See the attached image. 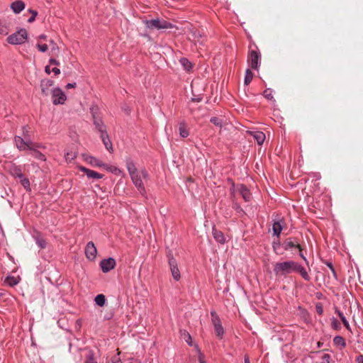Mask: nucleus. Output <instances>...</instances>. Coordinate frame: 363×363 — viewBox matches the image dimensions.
Masks as SVG:
<instances>
[{"label": "nucleus", "mask_w": 363, "mask_h": 363, "mask_svg": "<svg viewBox=\"0 0 363 363\" xmlns=\"http://www.w3.org/2000/svg\"><path fill=\"white\" fill-rule=\"evenodd\" d=\"M126 167L131 180L141 195H146V190L143 183L142 177L144 179L149 178V174L145 169H142L140 172L137 169L133 161L129 160L126 162Z\"/></svg>", "instance_id": "1"}, {"label": "nucleus", "mask_w": 363, "mask_h": 363, "mask_svg": "<svg viewBox=\"0 0 363 363\" xmlns=\"http://www.w3.org/2000/svg\"><path fill=\"white\" fill-rule=\"evenodd\" d=\"M296 262L285 261L277 262L274 266V272L277 277H286L288 274L294 272Z\"/></svg>", "instance_id": "2"}, {"label": "nucleus", "mask_w": 363, "mask_h": 363, "mask_svg": "<svg viewBox=\"0 0 363 363\" xmlns=\"http://www.w3.org/2000/svg\"><path fill=\"white\" fill-rule=\"evenodd\" d=\"M90 113L91 114L93 118V123L96 128V129L101 134L106 132V127L104 123L101 118L99 116V108L92 105L90 107Z\"/></svg>", "instance_id": "3"}, {"label": "nucleus", "mask_w": 363, "mask_h": 363, "mask_svg": "<svg viewBox=\"0 0 363 363\" xmlns=\"http://www.w3.org/2000/svg\"><path fill=\"white\" fill-rule=\"evenodd\" d=\"M146 27L149 29H167L172 28L173 25L164 20H160V18L146 20L145 21Z\"/></svg>", "instance_id": "4"}, {"label": "nucleus", "mask_w": 363, "mask_h": 363, "mask_svg": "<svg viewBox=\"0 0 363 363\" xmlns=\"http://www.w3.org/2000/svg\"><path fill=\"white\" fill-rule=\"evenodd\" d=\"M28 38V33L25 28H21L18 31L13 33L7 38V42L12 45L23 43Z\"/></svg>", "instance_id": "5"}, {"label": "nucleus", "mask_w": 363, "mask_h": 363, "mask_svg": "<svg viewBox=\"0 0 363 363\" xmlns=\"http://www.w3.org/2000/svg\"><path fill=\"white\" fill-rule=\"evenodd\" d=\"M52 100L54 105L64 104L67 100L65 92L59 87L54 88L52 91Z\"/></svg>", "instance_id": "6"}, {"label": "nucleus", "mask_w": 363, "mask_h": 363, "mask_svg": "<svg viewBox=\"0 0 363 363\" xmlns=\"http://www.w3.org/2000/svg\"><path fill=\"white\" fill-rule=\"evenodd\" d=\"M261 55L258 50H250L247 56L248 65L253 69H257L260 65Z\"/></svg>", "instance_id": "7"}, {"label": "nucleus", "mask_w": 363, "mask_h": 363, "mask_svg": "<svg viewBox=\"0 0 363 363\" xmlns=\"http://www.w3.org/2000/svg\"><path fill=\"white\" fill-rule=\"evenodd\" d=\"M168 259H169V265L170 268V271L172 273V275L174 280L179 281L181 278L180 272L178 268L177 262L175 259V258L173 257L172 255L169 253L167 255Z\"/></svg>", "instance_id": "8"}, {"label": "nucleus", "mask_w": 363, "mask_h": 363, "mask_svg": "<svg viewBox=\"0 0 363 363\" xmlns=\"http://www.w3.org/2000/svg\"><path fill=\"white\" fill-rule=\"evenodd\" d=\"M116 265L115 259L109 257L108 259H104L100 262V267L101 270L104 273H107L113 269Z\"/></svg>", "instance_id": "9"}, {"label": "nucleus", "mask_w": 363, "mask_h": 363, "mask_svg": "<svg viewBox=\"0 0 363 363\" xmlns=\"http://www.w3.org/2000/svg\"><path fill=\"white\" fill-rule=\"evenodd\" d=\"M97 254V250L92 241L89 242L85 247V255L89 260H94Z\"/></svg>", "instance_id": "10"}, {"label": "nucleus", "mask_w": 363, "mask_h": 363, "mask_svg": "<svg viewBox=\"0 0 363 363\" xmlns=\"http://www.w3.org/2000/svg\"><path fill=\"white\" fill-rule=\"evenodd\" d=\"M79 169L81 172H84L89 179H99L104 177L103 174H99L94 170L89 169L86 167L81 166Z\"/></svg>", "instance_id": "11"}, {"label": "nucleus", "mask_w": 363, "mask_h": 363, "mask_svg": "<svg viewBox=\"0 0 363 363\" xmlns=\"http://www.w3.org/2000/svg\"><path fill=\"white\" fill-rule=\"evenodd\" d=\"M284 227V221L282 219L278 218L276 219H274V223L272 225V230L274 235L277 237H279L281 234V232Z\"/></svg>", "instance_id": "12"}, {"label": "nucleus", "mask_w": 363, "mask_h": 363, "mask_svg": "<svg viewBox=\"0 0 363 363\" xmlns=\"http://www.w3.org/2000/svg\"><path fill=\"white\" fill-rule=\"evenodd\" d=\"M213 324L214 326L216 336L218 338L222 339L223 337V335H224V329L221 324L220 319L216 318L215 320H213Z\"/></svg>", "instance_id": "13"}, {"label": "nucleus", "mask_w": 363, "mask_h": 363, "mask_svg": "<svg viewBox=\"0 0 363 363\" xmlns=\"http://www.w3.org/2000/svg\"><path fill=\"white\" fill-rule=\"evenodd\" d=\"M54 84V82L50 79H44L40 82L41 91L43 95L48 96L49 94V88Z\"/></svg>", "instance_id": "14"}, {"label": "nucleus", "mask_w": 363, "mask_h": 363, "mask_svg": "<svg viewBox=\"0 0 363 363\" xmlns=\"http://www.w3.org/2000/svg\"><path fill=\"white\" fill-rule=\"evenodd\" d=\"M237 191L242 196L245 201H250L251 199V194L247 187L244 184H240L237 187Z\"/></svg>", "instance_id": "15"}, {"label": "nucleus", "mask_w": 363, "mask_h": 363, "mask_svg": "<svg viewBox=\"0 0 363 363\" xmlns=\"http://www.w3.org/2000/svg\"><path fill=\"white\" fill-rule=\"evenodd\" d=\"M84 160L91 164L93 167H106V164L101 162V160H98L97 158L93 157L86 155L84 157Z\"/></svg>", "instance_id": "16"}, {"label": "nucleus", "mask_w": 363, "mask_h": 363, "mask_svg": "<svg viewBox=\"0 0 363 363\" xmlns=\"http://www.w3.org/2000/svg\"><path fill=\"white\" fill-rule=\"evenodd\" d=\"M9 174L15 179H18L23 174L21 167L12 163L9 169Z\"/></svg>", "instance_id": "17"}, {"label": "nucleus", "mask_w": 363, "mask_h": 363, "mask_svg": "<svg viewBox=\"0 0 363 363\" xmlns=\"http://www.w3.org/2000/svg\"><path fill=\"white\" fill-rule=\"evenodd\" d=\"M33 238L39 248L45 249L46 247L47 242L40 233L37 232L33 235Z\"/></svg>", "instance_id": "18"}, {"label": "nucleus", "mask_w": 363, "mask_h": 363, "mask_svg": "<svg viewBox=\"0 0 363 363\" xmlns=\"http://www.w3.org/2000/svg\"><path fill=\"white\" fill-rule=\"evenodd\" d=\"M294 272H298L300 274V275L301 276V277L304 280H306L307 281L311 280V277L308 275L306 269L297 262H296V267L294 268Z\"/></svg>", "instance_id": "19"}, {"label": "nucleus", "mask_w": 363, "mask_h": 363, "mask_svg": "<svg viewBox=\"0 0 363 363\" xmlns=\"http://www.w3.org/2000/svg\"><path fill=\"white\" fill-rule=\"evenodd\" d=\"M212 233L213 236L217 242L220 244H224L225 242V235L220 230H218L215 227H213Z\"/></svg>", "instance_id": "20"}, {"label": "nucleus", "mask_w": 363, "mask_h": 363, "mask_svg": "<svg viewBox=\"0 0 363 363\" xmlns=\"http://www.w3.org/2000/svg\"><path fill=\"white\" fill-rule=\"evenodd\" d=\"M13 141H14L15 146L19 151L26 150L25 145H26V144L25 143L24 138H23L22 137L18 136V135H15Z\"/></svg>", "instance_id": "21"}, {"label": "nucleus", "mask_w": 363, "mask_h": 363, "mask_svg": "<svg viewBox=\"0 0 363 363\" xmlns=\"http://www.w3.org/2000/svg\"><path fill=\"white\" fill-rule=\"evenodd\" d=\"M11 9L15 13H19L25 9V4L21 0L16 1L11 4Z\"/></svg>", "instance_id": "22"}, {"label": "nucleus", "mask_w": 363, "mask_h": 363, "mask_svg": "<svg viewBox=\"0 0 363 363\" xmlns=\"http://www.w3.org/2000/svg\"><path fill=\"white\" fill-rule=\"evenodd\" d=\"M101 138L102 142H103L104 145H105L106 150L108 152H112L113 151V145H112L110 138L107 134V132L101 133Z\"/></svg>", "instance_id": "23"}, {"label": "nucleus", "mask_w": 363, "mask_h": 363, "mask_svg": "<svg viewBox=\"0 0 363 363\" xmlns=\"http://www.w3.org/2000/svg\"><path fill=\"white\" fill-rule=\"evenodd\" d=\"M179 135L182 138H187L189 135V131L187 128V125L184 121L179 123Z\"/></svg>", "instance_id": "24"}, {"label": "nucleus", "mask_w": 363, "mask_h": 363, "mask_svg": "<svg viewBox=\"0 0 363 363\" xmlns=\"http://www.w3.org/2000/svg\"><path fill=\"white\" fill-rule=\"evenodd\" d=\"M250 134L257 140V142L259 145L263 144V143L265 140V135L264 133H262L261 131H255V132H251Z\"/></svg>", "instance_id": "25"}, {"label": "nucleus", "mask_w": 363, "mask_h": 363, "mask_svg": "<svg viewBox=\"0 0 363 363\" xmlns=\"http://www.w3.org/2000/svg\"><path fill=\"white\" fill-rule=\"evenodd\" d=\"M283 246H284V250H290L295 247L298 248L299 250H301V246L299 245L296 244L294 242V241L292 240V238L286 239L284 242Z\"/></svg>", "instance_id": "26"}, {"label": "nucleus", "mask_w": 363, "mask_h": 363, "mask_svg": "<svg viewBox=\"0 0 363 363\" xmlns=\"http://www.w3.org/2000/svg\"><path fill=\"white\" fill-rule=\"evenodd\" d=\"M18 179H19V182L21 183V184L24 187V189L27 191H31L30 181L27 177H26L23 175V174L21 175V177L18 178Z\"/></svg>", "instance_id": "27"}, {"label": "nucleus", "mask_w": 363, "mask_h": 363, "mask_svg": "<svg viewBox=\"0 0 363 363\" xmlns=\"http://www.w3.org/2000/svg\"><path fill=\"white\" fill-rule=\"evenodd\" d=\"M31 155L33 157H34L35 159L40 160V161H45L46 157L44 154H43L41 152L38 150L35 147H33L31 150Z\"/></svg>", "instance_id": "28"}, {"label": "nucleus", "mask_w": 363, "mask_h": 363, "mask_svg": "<svg viewBox=\"0 0 363 363\" xmlns=\"http://www.w3.org/2000/svg\"><path fill=\"white\" fill-rule=\"evenodd\" d=\"M335 313L337 314V315L340 317V318L341 319L344 326L348 330H351V328H350V325L349 324V322L347 321V320L346 319L345 315L343 314L342 312H341L340 310H338L337 308H335Z\"/></svg>", "instance_id": "29"}, {"label": "nucleus", "mask_w": 363, "mask_h": 363, "mask_svg": "<svg viewBox=\"0 0 363 363\" xmlns=\"http://www.w3.org/2000/svg\"><path fill=\"white\" fill-rule=\"evenodd\" d=\"M179 62L185 70L190 71L192 69V64L187 58L182 57Z\"/></svg>", "instance_id": "30"}, {"label": "nucleus", "mask_w": 363, "mask_h": 363, "mask_svg": "<svg viewBox=\"0 0 363 363\" xmlns=\"http://www.w3.org/2000/svg\"><path fill=\"white\" fill-rule=\"evenodd\" d=\"M333 343L336 346H339L342 348H344L346 346V342L345 339L340 335H337L333 338Z\"/></svg>", "instance_id": "31"}, {"label": "nucleus", "mask_w": 363, "mask_h": 363, "mask_svg": "<svg viewBox=\"0 0 363 363\" xmlns=\"http://www.w3.org/2000/svg\"><path fill=\"white\" fill-rule=\"evenodd\" d=\"M253 73L250 69H247L245 71L244 84L245 85H248L252 80Z\"/></svg>", "instance_id": "32"}, {"label": "nucleus", "mask_w": 363, "mask_h": 363, "mask_svg": "<svg viewBox=\"0 0 363 363\" xmlns=\"http://www.w3.org/2000/svg\"><path fill=\"white\" fill-rule=\"evenodd\" d=\"M84 363H97L94 359V352L90 350L86 356Z\"/></svg>", "instance_id": "33"}, {"label": "nucleus", "mask_w": 363, "mask_h": 363, "mask_svg": "<svg viewBox=\"0 0 363 363\" xmlns=\"http://www.w3.org/2000/svg\"><path fill=\"white\" fill-rule=\"evenodd\" d=\"M94 301L98 306H103L106 302L105 296L103 294H99L95 297Z\"/></svg>", "instance_id": "34"}, {"label": "nucleus", "mask_w": 363, "mask_h": 363, "mask_svg": "<svg viewBox=\"0 0 363 363\" xmlns=\"http://www.w3.org/2000/svg\"><path fill=\"white\" fill-rule=\"evenodd\" d=\"M5 283L10 286H13L18 283V281L14 277L9 276L6 278Z\"/></svg>", "instance_id": "35"}, {"label": "nucleus", "mask_w": 363, "mask_h": 363, "mask_svg": "<svg viewBox=\"0 0 363 363\" xmlns=\"http://www.w3.org/2000/svg\"><path fill=\"white\" fill-rule=\"evenodd\" d=\"M263 95H264V96L267 99L270 100V101H272V100H274V96H273V95H272V90L271 89H269V88L266 89L264 91Z\"/></svg>", "instance_id": "36"}, {"label": "nucleus", "mask_w": 363, "mask_h": 363, "mask_svg": "<svg viewBox=\"0 0 363 363\" xmlns=\"http://www.w3.org/2000/svg\"><path fill=\"white\" fill-rule=\"evenodd\" d=\"M104 168L115 174H118L121 173L120 169H118V167H116L115 166H108L106 164V167H105Z\"/></svg>", "instance_id": "37"}, {"label": "nucleus", "mask_w": 363, "mask_h": 363, "mask_svg": "<svg viewBox=\"0 0 363 363\" xmlns=\"http://www.w3.org/2000/svg\"><path fill=\"white\" fill-rule=\"evenodd\" d=\"M50 44L52 45L51 52L52 55H57L59 52V48L56 43H54L52 40H50Z\"/></svg>", "instance_id": "38"}, {"label": "nucleus", "mask_w": 363, "mask_h": 363, "mask_svg": "<svg viewBox=\"0 0 363 363\" xmlns=\"http://www.w3.org/2000/svg\"><path fill=\"white\" fill-rule=\"evenodd\" d=\"M25 143L26 145V150H31L33 147H35L33 146V143L31 141L30 137L29 138H25Z\"/></svg>", "instance_id": "39"}, {"label": "nucleus", "mask_w": 363, "mask_h": 363, "mask_svg": "<svg viewBox=\"0 0 363 363\" xmlns=\"http://www.w3.org/2000/svg\"><path fill=\"white\" fill-rule=\"evenodd\" d=\"M331 325L334 330H339L341 328L340 323L337 321V320L335 318H333L331 320Z\"/></svg>", "instance_id": "40"}, {"label": "nucleus", "mask_w": 363, "mask_h": 363, "mask_svg": "<svg viewBox=\"0 0 363 363\" xmlns=\"http://www.w3.org/2000/svg\"><path fill=\"white\" fill-rule=\"evenodd\" d=\"M211 123H213L215 125L221 127L222 126V120L218 117H212L210 119Z\"/></svg>", "instance_id": "41"}, {"label": "nucleus", "mask_w": 363, "mask_h": 363, "mask_svg": "<svg viewBox=\"0 0 363 363\" xmlns=\"http://www.w3.org/2000/svg\"><path fill=\"white\" fill-rule=\"evenodd\" d=\"M9 33V29H8V27L3 24L1 21H0V35H7Z\"/></svg>", "instance_id": "42"}, {"label": "nucleus", "mask_w": 363, "mask_h": 363, "mask_svg": "<svg viewBox=\"0 0 363 363\" xmlns=\"http://www.w3.org/2000/svg\"><path fill=\"white\" fill-rule=\"evenodd\" d=\"M183 336H184V338L185 339L186 343L189 345H191V337L190 334L188 332L184 330L183 333Z\"/></svg>", "instance_id": "43"}, {"label": "nucleus", "mask_w": 363, "mask_h": 363, "mask_svg": "<svg viewBox=\"0 0 363 363\" xmlns=\"http://www.w3.org/2000/svg\"><path fill=\"white\" fill-rule=\"evenodd\" d=\"M29 12H30L32 13V16L28 19V22L33 23L35 21V17L38 15V12L36 11H34L32 9H29Z\"/></svg>", "instance_id": "44"}, {"label": "nucleus", "mask_w": 363, "mask_h": 363, "mask_svg": "<svg viewBox=\"0 0 363 363\" xmlns=\"http://www.w3.org/2000/svg\"><path fill=\"white\" fill-rule=\"evenodd\" d=\"M233 208L235 209V211L237 213H244V211L242 210V207L236 202L233 203Z\"/></svg>", "instance_id": "45"}, {"label": "nucleus", "mask_w": 363, "mask_h": 363, "mask_svg": "<svg viewBox=\"0 0 363 363\" xmlns=\"http://www.w3.org/2000/svg\"><path fill=\"white\" fill-rule=\"evenodd\" d=\"M22 133L24 138L30 137V132L28 127L27 125H24L22 127Z\"/></svg>", "instance_id": "46"}, {"label": "nucleus", "mask_w": 363, "mask_h": 363, "mask_svg": "<svg viewBox=\"0 0 363 363\" xmlns=\"http://www.w3.org/2000/svg\"><path fill=\"white\" fill-rule=\"evenodd\" d=\"M326 265L330 268V271L332 272L333 273V277L337 279V274H336V272L335 270V268L332 264V262H327L326 263Z\"/></svg>", "instance_id": "47"}, {"label": "nucleus", "mask_w": 363, "mask_h": 363, "mask_svg": "<svg viewBox=\"0 0 363 363\" xmlns=\"http://www.w3.org/2000/svg\"><path fill=\"white\" fill-rule=\"evenodd\" d=\"M330 355L329 354H324L321 357L320 363H330Z\"/></svg>", "instance_id": "48"}, {"label": "nucleus", "mask_w": 363, "mask_h": 363, "mask_svg": "<svg viewBox=\"0 0 363 363\" xmlns=\"http://www.w3.org/2000/svg\"><path fill=\"white\" fill-rule=\"evenodd\" d=\"M37 48H38V50L42 52H45L48 50V45L46 44H39L38 43L36 45Z\"/></svg>", "instance_id": "49"}, {"label": "nucleus", "mask_w": 363, "mask_h": 363, "mask_svg": "<svg viewBox=\"0 0 363 363\" xmlns=\"http://www.w3.org/2000/svg\"><path fill=\"white\" fill-rule=\"evenodd\" d=\"M315 310L318 315H322L323 313V308L321 305V303H318L315 306Z\"/></svg>", "instance_id": "50"}, {"label": "nucleus", "mask_w": 363, "mask_h": 363, "mask_svg": "<svg viewBox=\"0 0 363 363\" xmlns=\"http://www.w3.org/2000/svg\"><path fill=\"white\" fill-rule=\"evenodd\" d=\"M76 155L74 153H69V152H67L66 155H65V159L66 160H72L75 158Z\"/></svg>", "instance_id": "51"}, {"label": "nucleus", "mask_w": 363, "mask_h": 363, "mask_svg": "<svg viewBox=\"0 0 363 363\" xmlns=\"http://www.w3.org/2000/svg\"><path fill=\"white\" fill-rule=\"evenodd\" d=\"M49 62L50 65H56V66H58L60 65V62L53 57H51L49 60Z\"/></svg>", "instance_id": "52"}, {"label": "nucleus", "mask_w": 363, "mask_h": 363, "mask_svg": "<svg viewBox=\"0 0 363 363\" xmlns=\"http://www.w3.org/2000/svg\"><path fill=\"white\" fill-rule=\"evenodd\" d=\"M199 363H206V361L204 359V356L201 352H199Z\"/></svg>", "instance_id": "53"}, {"label": "nucleus", "mask_w": 363, "mask_h": 363, "mask_svg": "<svg viewBox=\"0 0 363 363\" xmlns=\"http://www.w3.org/2000/svg\"><path fill=\"white\" fill-rule=\"evenodd\" d=\"M356 362L357 363H363V354H359L356 358Z\"/></svg>", "instance_id": "54"}, {"label": "nucleus", "mask_w": 363, "mask_h": 363, "mask_svg": "<svg viewBox=\"0 0 363 363\" xmlns=\"http://www.w3.org/2000/svg\"><path fill=\"white\" fill-rule=\"evenodd\" d=\"M52 72L55 74V75H58L60 74V69L57 67L52 68Z\"/></svg>", "instance_id": "55"}, {"label": "nucleus", "mask_w": 363, "mask_h": 363, "mask_svg": "<svg viewBox=\"0 0 363 363\" xmlns=\"http://www.w3.org/2000/svg\"><path fill=\"white\" fill-rule=\"evenodd\" d=\"M77 86V84L76 83H68L67 85H66V89H71V88H74L76 87Z\"/></svg>", "instance_id": "56"}, {"label": "nucleus", "mask_w": 363, "mask_h": 363, "mask_svg": "<svg viewBox=\"0 0 363 363\" xmlns=\"http://www.w3.org/2000/svg\"><path fill=\"white\" fill-rule=\"evenodd\" d=\"M33 146L38 150V148H45V145L42 143H34Z\"/></svg>", "instance_id": "57"}, {"label": "nucleus", "mask_w": 363, "mask_h": 363, "mask_svg": "<svg viewBox=\"0 0 363 363\" xmlns=\"http://www.w3.org/2000/svg\"><path fill=\"white\" fill-rule=\"evenodd\" d=\"M112 363H122V361L119 357H114L112 359Z\"/></svg>", "instance_id": "58"}, {"label": "nucleus", "mask_w": 363, "mask_h": 363, "mask_svg": "<svg viewBox=\"0 0 363 363\" xmlns=\"http://www.w3.org/2000/svg\"><path fill=\"white\" fill-rule=\"evenodd\" d=\"M299 250H300V252H299L300 257L305 261L306 264H308V261L307 260L306 257L303 255V254L301 252V249Z\"/></svg>", "instance_id": "59"}, {"label": "nucleus", "mask_w": 363, "mask_h": 363, "mask_svg": "<svg viewBox=\"0 0 363 363\" xmlns=\"http://www.w3.org/2000/svg\"><path fill=\"white\" fill-rule=\"evenodd\" d=\"M211 315L212 317V320H215L216 318H220L219 316L217 315V313L215 311H211Z\"/></svg>", "instance_id": "60"}, {"label": "nucleus", "mask_w": 363, "mask_h": 363, "mask_svg": "<svg viewBox=\"0 0 363 363\" xmlns=\"http://www.w3.org/2000/svg\"><path fill=\"white\" fill-rule=\"evenodd\" d=\"M45 72L48 74H50V72H52V70L50 69V66L49 65H47L45 67Z\"/></svg>", "instance_id": "61"}, {"label": "nucleus", "mask_w": 363, "mask_h": 363, "mask_svg": "<svg viewBox=\"0 0 363 363\" xmlns=\"http://www.w3.org/2000/svg\"><path fill=\"white\" fill-rule=\"evenodd\" d=\"M244 363H250V357L248 355H245Z\"/></svg>", "instance_id": "62"}, {"label": "nucleus", "mask_w": 363, "mask_h": 363, "mask_svg": "<svg viewBox=\"0 0 363 363\" xmlns=\"http://www.w3.org/2000/svg\"><path fill=\"white\" fill-rule=\"evenodd\" d=\"M279 245H280V244H279V242H277V243L274 242V243H273V248H274V250H277V247H279Z\"/></svg>", "instance_id": "63"}, {"label": "nucleus", "mask_w": 363, "mask_h": 363, "mask_svg": "<svg viewBox=\"0 0 363 363\" xmlns=\"http://www.w3.org/2000/svg\"><path fill=\"white\" fill-rule=\"evenodd\" d=\"M39 38L45 40V39H46V35H41L39 36Z\"/></svg>", "instance_id": "64"}]
</instances>
